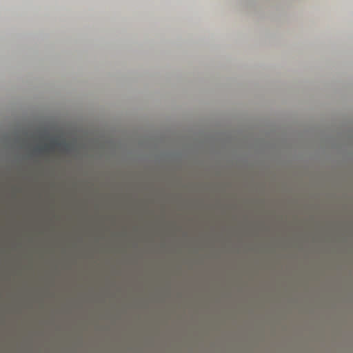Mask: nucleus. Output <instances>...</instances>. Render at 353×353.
<instances>
[{
	"label": "nucleus",
	"mask_w": 353,
	"mask_h": 353,
	"mask_svg": "<svg viewBox=\"0 0 353 353\" xmlns=\"http://www.w3.org/2000/svg\"><path fill=\"white\" fill-rule=\"evenodd\" d=\"M47 150V145H45L42 148H39V151H46Z\"/></svg>",
	"instance_id": "obj_1"
}]
</instances>
